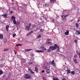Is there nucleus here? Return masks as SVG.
<instances>
[{"instance_id":"8fccbe9b","label":"nucleus","mask_w":80,"mask_h":80,"mask_svg":"<svg viewBox=\"0 0 80 80\" xmlns=\"http://www.w3.org/2000/svg\"><path fill=\"white\" fill-rule=\"evenodd\" d=\"M41 72L42 73H44V72H45V71L44 70H43Z\"/></svg>"},{"instance_id":"9b49d317","label":"nucleus","mask_w":80,"mask_h":80,"mask_svg":"<svg viewBox=\"0 0 80 80\" xmlns=\"http://www.w3.org/2000/svg\"><path fill=\"white\" fill-rule=\"evenodd\" d=\"M42 38V36L41 35V34H39L38 36L37 37H36V39H38V38Z\"/></svg>"},{"instance_id":"ddd939ff","label":"nucleus","mask_w":80,"mask_h":80,"mask_svg":"<svg viewBox=\"0 0 80 80\" xmlns=\"http://www.w3.org/2000/svg\"><path fill=\"white\" fill-rule=\"evenodd\" d=\"M2 16L5 17V18H7V16H8V14H4L2 15Z\"/></svg>"},{"instance_id":"bf43d9fd","label":"nucleus","mask_w":80,"mask_h":80,"mask_svg":"<svg viewBox=\"0 0 80 80\" xmlns=\"http://www.w3.org/2000/svg\"><path fill=\"white\" fill-rule=\"evenodd\" d=\"M66 16V17H68V15H66V16Z\"/></svg>"},{"instance_id":"864d4df0","label":"nucleus","mask_w":80,"mask_h":80,"mask_svg":"<svg viewBox=\"0 0 80 80\" xmlns=\"http://www.w3.org/2000/svg\"><path fill=\"white\" fill-rule=\"evenodd\" d=\"M45 6H46V7H47V6H48V5L47 4H45Z\"/></svg>"},{"instance_id":"aec40b11","label":"nucleus","mask_w":80,"mask_h":80,"mask_svg":"<svg viewBox=\"0 0 80 80\" xmlns=\"http://www.w3.org/2000/svg\"><path fill=\"white\" fill-rule=\"evenodd\" d=\"M16 46H20V47H22V44H16Z\"/></svg>"},{"instance_id":"79ce46f5","label":"nucleus","mask_w":80,"mask_h":80,"mask_svg":"<svg viewBox=\"0 0 80 80\" xmlns=\"http://www.w3.org/2000/svg\"><path fill=\"white\" fill-rule=\"evenodd\" d=\"M53 65V66H54V67H55L56 66V65H55V63H53V64H52Z\"/></svg>"},{"instance_id":"c03bdc74","label":"nucleus","mask_w":80,"mask_h":80,"mask_svg":"<svg viewBox=\"0 0 80 80\" xmlns=\"http://www.w3.org/2000/svg\"><path fill=\"white\" fill-rule=\"evenodd\" d=\"M8 49H4V51H8Z\"/></svg>"},{"instance_id":"7c9ffc66","label":"nucleus","mask_w":80,"mask_h":80,"mask_svg":"<svg viewBox=\"0 0 80 80\" xmlns=\"http://www.w3.org/2000/svg\"><path fill=\"white\" fill-rule=\"evenodd\" d=\"M43 48H44V46H43V45H42L41 46V47L39 48H42V49Z\"/></svg>"},{"instance_id":"de8ad7c7","label":"nucleus","mask_w":80,"mask_h":80,"mask_svg":"<svg viewBox=\"0 0 80 80\" xmlns=\"http://www.w3.org/2000/svg\"><path fill=\"white\" fill-rule=\"evenodd\" d=\"M77 55H75L74 56V58H77Z\"/></svg>"},{"instance_id":"a211bd4d","label":"nucleus","mask_w":80,"mask_h":80,"mask_svg":"<svg viewBox=\"0 0 80 80\" xmlns=\"http://www.w3.org/2000/svg\"><path fill=\"white\" fill-rule=\"evenodd\" d=\"M50 70L49 69H47V73H50Z\"/></svg>"},{"instance_id":"09e8293b","label":"nucleus","mask_w":80,"mask_h":80,"mask_svg":"<svg viewBox=\"0 0 80 80\" xmlns=\"http://www.w3.org/2000/svg\"><path fill=\"white\" fill-rule=\"evenodd\" d=\"M52 22L53 23H54V22H55V19H53L52 20Z\"/></svg>"},{"instance_id":"a19ab883","label":"nucleus","mask_w":80,"mask_h":80,"mask_svg":"<svg viewBox=\"0 0 80 80\" xmlns=\"http://www.w3.org/2000/svg\"><path fill=\"white\" fill-rule=\"evenodd\" d=\"M40 31L41 32H43V30H42V29H40Z\"/></svg>"},{"instance_id":"423d86ee","label":"nucleus","mask_w":80,"mask_h":80,"mask_svg":"<svg viewBox=\"0 0 80 80\" xmlns=\"http://www.w3.org/2000/svg\"><path fill=\"white\" fill-rule=\"evenodd\" d=\"M64 33L65 35H68L69 33V31L67 30L66 32H65Z\"/></svg>"},{"instance_id":"20e7f679","label":"nucleus","mask_w":80,"mask_h":80,"mask_svg":"<svg viewBox=\"0 0 80 80\" xmlns=\"http://www.w3.org/2000/svg\"><path fill=\"white\" fill-rule=\"evenodd\" d=\"M54 47L55 50H56V49H57V48H58L59 47L58 45L56 44H54Z\"/></svg>"},{"instance_id":"f257e3e1","label":"nucleus","mask_w":80,"mask_h":80,"mask_svg":"<svg viewBox=\"0 0 80 80\" xmlns=\"http://www.w3.org/2000/svg\"><path fill=\"white\" fill-rule=\"evenodd\" d=\"M29 26H25V30L26 31H29L30 29V27H31V25H32V24L31 23H28Z\"/></svg>"},{"instance_id":"f704fd0d","label":"nucleus","mask_w":80,"mask_h":80,"mask_svg":"<svg viewBox=\"0 0 80 80\" xmlns=\"http://www.w3.org/2000/svg\"><path fill=\"white\" fill-rule=\"evenodd\" d=\"M28 70L29 71V72H31L32 70V69H30V68H28Z\"/></svg>"},{"instance_id":"3c124183","label":"nucleus","mask_w":80,"mask_h":80,"mask_svg":"<svg viewBox=\"0 0 80 80\" xmlns=\"http://www.w3.org/2000/svg\"><path fill=\"white\" fill-rule=\"evenodd\" d=\"M47 41H51V40L50 39H47Z\"/></svg>"},{"instance_id":"412c9836","label":"nucleus","mask_w":80,"mask_h":80,"mask_svg":"<svg viewBox=\"0 0 80 80\" xmlns=\"http://www.w3.org/2000/svg\"><path fill=\"white\" fill-rule=\"evenodd\" d=\"M36 24H32V28H35L36 27Z\"/></svg>"},{"instance_id":"b1692460","label":"nucleus","mask_w":80,"mask_h":80,"mask_svg":"<svg viewBox=\"0 0 80 80\" xmlns=\"http://www.w3.org/2000/svg\"><path fill=\"white\" fill-rule=\"evenodd\" d=\"M3 73V72L2 71V70H0V75H2Z\"/></svg>"},{"instance_id":"9d476101","label":"nucleus","mask_w":80,"mask_h":80,"mask_svg":"<svg viewBox=\"0 0 80 80\" xmlns=\"http://www.w3.org/2000/svg\"><path fill=\"white\" fill-rule=\"evenodd\" d=\"M35 52H43V51L42 50H36L35 51Z\"/></svg>"},{"instance_id":"58836bf2","label":"nucleus","mask_w":80,"mask_h":80,"mask_svg":"<svg viewBox=\"0 0 80 80\" xmlns=\"http://www.w3.org/2000/svg\"><path fill=\"white\" fill-rule=\"evenodd\" d=\"M14 52L15 55H17V51H15V50H14Z\"/></svg>"},{"instance_id":"6ab92c4d","label":"nucleus","mask_w":80,"mask_h":80,"mask_svg":"<svg viewBox=\"0 0 80 80\" xmlns=\"http://www.w3.org/2000/svg\"><path fill=\"white\" fill-rule=\"evenodd\" d=\"M4 43H6L7 42V39L5 38L3 40Z\"/></svg>"},{"instance_id":"4d7b16f0","label":"nucleus","mask_w":80,"mask_h":80,"mask_svg":"<svg viewBox=\"0 0 80 80\" xmlns=\"http://www.w3.org/2000/svg\"><path fill=\"white\" fill-rule=\"evenodd\" d=\"M62 80H65V78H64L62 79Z\"/></svg>"},{"instance_id":"393cba45","label":"nucleus","mask_w":80,"mask_h":80,"mask_svg":"<svg viewBox=\"0 0 80 80\" xmlns=\"http://www.w3.org/2000/svg\"><path fill=\"white\" fill-rule=\"evenodd\" d=\"M20 21H17V25H20Z\"/></svg>"},{"instance_id":"a878e982","label":"nucleus","mask_w":80,"mask_h":80,"mask_svg":"<svg viewBox=\"0 0 80 80\" xmlns=\"http://www.w3.org/2000/svg\"><path fill=\"white\" fill-rule=\"evenodd\" d=\"M76 32L78 33V35H80V31L77 30L76 31Z\"/></svg>"},{"instance_id":"603ef678","label":"nucleus","mask_w":80,"mask_h":80,"mask_svg":"<svg viewBox=\"0 0 80 80\" xmlns=\"http://www.w3.org/2000/svg\"><path fill=\"white\" fill-rule=\"evenodd\" d=\"M74 42L76 43H77V40H75Z\"/></svg>"},{"instance_id":"f03ea898","label":"nucleus","mask_w":80,"mask_h":80,"mask_svg":"<svg viewBox=\"0 0 80 80\" xmlns=\"http://www.w3.org/2000/svg\"><path fill=\"white\" fill-rule=\"evenodd\" d=\"M24 78L26 79H30L31 78V76L28 74H26L24 75Z\"/></svg>"},{"instance_id":"680f3d73","label":"nucleus","mask_w":80,"mask_h":80,"mask_svg":"<svg viewBox=\"0 0 80 80\" xmlns=\"http://www.w3.org/2000/svg\"><path fill=\"white\" fill-rule=\"evenodd\" d=\"M5 77V76H3V78H4V77Z\"/></svg>"},{"instance_id":"13d9d810","label":"nucleus","mask_w":80,"mask_h":80,"mask_svg":"<svg viewBox=\"0 0 80 80\" xmlns=\"http://www.w3.org/2000/svg\"><path fill=\"white\" fill-rule=\"evenodd\" d=\"M30 34H32V33H31V32H30L29 33V35H30Z\"/></svg>"},{"instance_id":"6e6d98bb","label":"nucleus","mask_w":80,"mask_h":80,"mask_svg":"<svg viewBox=\"0 0 80 80\" xmlns=\"http://www.w3.org/2000/svg\"><path fill=\"white\" fill-rule=\"evenodd\" d=\"M6 79V80H8L9 79V78H7Z\"/></svg>"},{"instance_id":"7ed1b4c3","label":"nucleus","mask_w":80,"mask_h":80,"mask_svg":"<svg viewBox=\"0 0 80 80\" xmlns=\"http://www.w3.org/2000/svg\"><path fill=\"white\" fill-rule=\"evenodd\" d=\"M49 49L51 50H55V48L54 46H51L49 47Z\"/></svg>"},{"instance_id":"49530a36","label":"nucleus","mask_w":80,"mask_h":80,"mask_svg":"<svg viewBox=\"0 0 80 80\" xmlns=\"http://www.w3.org/2000/svg\"><path fill=\"white\" fill-rule=\"evenodd\" d=\"M10 14H12V13H13V11H12L10 12Z\"/></svg>"},{"instance_id":"4468645a","label":"nucleus","mask_w":80,"mask_h":80,"mask_svg":"<svg viewBox=\"0 0 80 80\" xmlns=\"http://www.w3.org/2000/svg\"><path fill=\"white\" fill-rule=\"evenodd\" d=\"M35 72H36L37 73L38 72V69H37V68L35 67Z\"/></svg>"},{"instance_id":"5701e85b","label":"nucleus","mask_w":80,"mask_h":80,"mask_svg":"<svg viewBox=\"0 0 80 80\" xmlns=\"http://www.w3.org/2000/svg\"><path fill=\"white\" fill-rule=\"evenodd\" d=\"M3 37V34H1L0 35V38H1V39H2Z\"/></svg>"},{"instance_id":"f8f14e48","label":"nucleus","mask_w":80,"mask_h":80,"mask_svg":"<svg viewBox=\"0 0 80 80\" xmlns=\"http://www.w3.org/2000/svg\"><path fill=\"white\" fill-rule=\"evenodd\" d=\"M11 18L12 19V21L15 20V16H12Z\"/></svg>"},{"instance_id":"c85d7f7f","label":"nucleus","mask_w":80,"mask_h":80,"mask_svg":"<svg viewBox=\"0 0 80 80\" xmlns=\"http://www.w3.org/2000/svg\"><path fill=\"white\" fill-rule=\"evenodd\" d=\"M61 56L62 57V58H66L63 55L61 54Z\"/></svg>"},{"instance_id":"0eeeda50","label":"nucleus","mask_w":80,"mask_h":80,"mask_svg":"<svg viewBox=\"0 0 80 80\" xmlns=\"http://www.w3.org/2000/svg\"><path fill=\"white\" fill-rule=\"evenodd\" d=\"M55 2H56V0H50V3H53Z\"/></svg>"},{"instance_id":"c756f323","label":"nucleus","mask_w":80,"mask_h":80,"mask_svg":"<svg viewBox=\"0 0 80 80\" xmlns=\"http://www.w3.org/2000/svg\"><path fill=\"white\" fill-rule=\"evenodd\" d=\"M75 24L77 27H79V26H78V23L77 22H76L75 23Z\"/></svg>"},{"instance_id":"72a5a7b5","label":"nucleus","mask_w":80,"mask_h":80,"mask_svg":"<svg viewBox=\"0 0 80 80\" xmlns=\"http://www.w3.org/2000/svg\"><path fill=\"white\" fill-rule=\"evenodd\" d=\"M23 6H24V7H27V5L25 4H23Z\"/></svg>"},{"instance_id":"37998d69","label":"nucleus","mask_w":80,"mask_h":80,"mask_svg":"<svg viewBox=\"0 0 80 80\" xmlns=\"http://www.w3.org/2000/svg\"><path fill=\"white\" fill-rule=\"evenodd\" d=\"M70 72H67V75H69V74H70Z\"/></svg>"},{"instance_id":"052dcab7","label":"nucleus","mask_w":80,"mask_h":80,"mask_svg":"<svg viewBox=\"0 0 80 80\" xmlns=\"http://www.w3.org/2000/svg\"><path fill=\"white\" fill-rule=\"evenodd\" d=\"M30 32H31V33H33V31H31Z\"/></svg>"},{"instance_id":"338daca9","label":"nucleus","mask_w":80,"mask_h":80,"mask_svg":"<svg viewBox=\"0 0 80 80\" xmlns=\"http://www.w3.org/2000/svg\"><path fill=\"white\" fill-rule=\"evenodd\" d=\"M8 10H10V9H9Z\"/></svg>"},{"instance_id":"cd10ccee","label":"nucleus","mask_w":80,"mask_h":80,"mask_svg":"<svg viewBox=\"0 0 80 80\" xmlns=\"http://www.w3.org/2000/svg\"><path fill=\"white\" fill-rule=\"evenodd\" d=\"M27 52H28V51H30L31 50H32V49H26Z\"/></svg>"},{"instance_id":"2eb2a0df","label":"nucleus","mask_w":80,"mask_h":80,"mask_svg":"<svg viewBox=\"0 0 80 80\" xmlns=\"http://www.w3.org/2000/svg\"><path fill=\"white\" fill-rule=\"evenodd\" d=\"M71 73L72 75H73L75 74V73L74 71H71Z\"/></svg>"},{"instance_id":"5fc2aeb1","label":"nucleus","mask_w":80,"mask_h":80,"mask_svg":"<svg viewBox=\"0 0 80 80\" xmlns=\"http://www.w3.org/2000/svg\"><path fill=\"white\" fill-rule=\"evenodd\" d=\"M29 63H30V64H33V63L32 62H29Z\"/></svg>"},{"instance_id":"4be33fe9","label":"nucleus","mask_w":80,"mask_h":80,"mask_svg":"<svg viewBox=\"0 0 80 80\" xmlns=\"http://www.w3.org/2000/svg\"><path fill=\"white\" fill-rule=\"evenodd\" d=\"M76 53H77L78 55L79 56V55H80V52H78L77 51H76Z\"/></svg>"},{"instance_id":"e433bc0d","label":"nucleus","mask_w":80,"mask_h":80,"mask_svg":"<svg viewBox=\"0 0 80 80\" xmlns=\"http://www.w3.org/2000/svg\"><path fill=\"white\" fill-rule=\"evenodd\" d=\"M42 50H44V51H45V50H47V49L45 48H43L42 49Z\"/></svg>"},{"instance_id":"39448f33","label":"nucleus","mask_w":80,"mask_h":80,"mask_svg":"<svg viewBox=\"0 0 80 80\" xmlns=\"http://www.w3.org/2000/svg\"><path fill=\"white\" fill-rule=\"evenodd\" d=\"M61 18L63 20H65L67 18V16L64 15L61 16Z\"/></svg>"},{"instance_id":"dca6fc26","label":"nucleus","mask_w":80,"mask_h":80,"mask_svg":"<svg viewBox=\"0 0 80 80\" xmlns=\"http://www.w3.org/2000/svg\"><path fill=\"white\" fill-rule=\"evenodd\" d=\"M73 62L75 63H78V62L76 59H73Z\"/></svg>"},{"instance_id":"c9c22d12","label":"nucleus","mask_w":80,"mask_h":80,"mask_svg":"<svg viewBox=\"0 0 80 80\" xmlns=\"http://www.w3.org/2000/svg\"><path fill=\"white\" fill-rule=\"evenodd\" d=\"M67 72H70V70L68 69V68H67V70L66 71Z\"/></svg>"},{"instance_id":"2f4dec72","label":"nucleus","mask_w":80,"mask_h":80,"mask_svg":"<svg viewBox=\"0 0 80 80\" xmlns=\"http://www.w3.org/2000/svg\"><path fill=\"white\" fill-rule=\"evenodd\" d=\"M51 52V50L50 49H48V53H50Z\"/></svg>"},{"instance_id":"473e14b6","label":"nucleus","mask_w":80,"mask_h":80,"mask_svg":"<svg viewBox=\"0 0 80 80\" xmlns=\"http://www.w3.org/2000/svg\"><path fill=\"white\" fill-rule=\"evenodd\" d=\"M57 51L58 52H60V47H58V49H57Z\"/></svg>"},{"instance_id":"69168bd1","label":"nucleus","mask_w":80,"mask_h":80,"mask_svg":"<svg viewBox=\"0 0 80 80\" xmlns=\"http://www.w3.org/2000/svg\"><path fill=\"white\" fill-rule=\"evenodd\" d=\"M29 35V34H28V36Z\"/></svg>"},{"instance_id":"ea45409f","label":"nucleus","mask_w":80,"mask_h":80,"mask_svg":"<svg viewBox=\"0 0 80 80\" xmlns=\"http://www.w3.org/2000/svg\"><path fill=\"white\" fill-rule=\"evenodd\" d=\"M54 60H52V62H51V63H52V64H53V63H54Z\"/></svg>"},{"instance_id":"6e6552de","label":"nucleus","mask_w":80,"mask_h":80,"mask_svg":"<svg viewBox=\"0 0 80 80\" xmlns=\"http://www.w3.org/2000/svg\"><path fill=\"white\" fill-rule=\"evenodd\" d=\"M6 30L7 31H8V28H10V26H9V25H6Z\"/></svg>"},{"instance_id":"1a4fd4ad","label":"nucleus","mask_w":80,"mask_h":80,"mask_svg":"<svg viewBox=\"0 0 80 80\" xmlns=\"http://www.w3.org/2000/svg\"><path fill=\"white\" fill-rule=\"evenodd\" d=\"M47 45H52V43L50 41L47 42Z\"/></svg>"},{"instance_id":"e2e57ef3","label":"nucleus","mask_w":80,"mask_h":80,"mask_svg":"<svg viewBox=\"0 0 80 80\" xmlns=\"http://www.w3.org/2000/svg\"><path fill=\"white\" fill-rule=\"evenodd\" d=\"M47 9H46V10H45L44 11H47Z\"/></svg>"},{"instance_id":"4c0bfd02","label":"nucleus","mask_w":80,"mask_h":80,"mask_svg":"<svg viewBox=\"0 0 80 80\" xmlns=\"http://www.w3.org/2000/svg\"><path fill=\"white\" fill-rule=\"evenodd\" d=\"M13 36V37H16V34L15 33H14V34H13L12 35Z\"/></svg>"},{"instance_id":"bb28decb","label":"nucleus","mask_w":80,"mask_h":80,"mask_svg":"<svg viewBox=\"0 0 80 80\" xmlns=\"http://www.w3.org/2000/svg\"><path fill=\"white\" fill-rule=\"evenodd\" d=\"M53 80H58L59 79L58 78H53Z\"/></svg>"},{"instance_id":"774afa93","label":"nucleus","mask_w":80,"mask_h":80,"mask_svg":"<svg viewBox=\"0 0 80 80\" xmlns=\"http://www.w3.org/2000/svg\"><path fill=\"white\" fill-rule=\"evenodd\" d=\"M80 21V20H78V21Z\"/></svg>"},{"instance_id":"0e129e2a","label":"nucleus","mask_w":80,"mask_h":80,"mask_svg":"<svg viewBox=\"0 0 80 80\" xmlns=\"http://www.w3.org/2000/svg\"><path fill=\"white\" fill-rule=\"evenodd\" d=\"M12 0V2H13V1H14V0Z\"/></svg>"},{"instance_id":"f3484780","label":"nucleus","mask_w":80,"mask_h":80,"mask_svg":"<svg viewBox=\"0 0 80 80\" xmlns=\"http://www.w3.org/2000/svg\"><path fill=\"white\" fill-rule=\"evenodd\" d=\"M13 23L14 24V25H16L17 24V21L15 20V19L14 20H13Z\"/></svg>"},{"instance_id":"a18cd8bd","label":"nucleus","mask_w":80,"mask_h":80,"mask_svg":"<svg viewBox=\"0 0 80 80\" xmlns=\"http://www.w3.org/2000/svg\"><path fill=\"white\" fill-rule=\"evenodd\" d=\"M30 72L31 73H32L33 74H34V72H33V71L32 70Z\"/></svg>"}]
</instances>
